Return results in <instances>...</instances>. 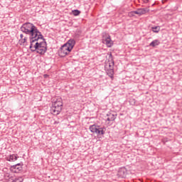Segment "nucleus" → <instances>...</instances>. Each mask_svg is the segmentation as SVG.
<instances>
[{"instance_id":"16","label":"nucleus","mask_w":182,"mask_h":182,"mask_svg":"<svg viewBox=\"0 0 182 182\" xmlns=\"http://www.w3.org/2000/svg\"><path fill=\"white\" fill-rule=\"evenodd\" d=\"M159 45H160V41H159L158 39H156V40H154V41L149 44V46H151V48H156V46H159Z\"/></svg>"},{"instance_id":"12","label":"nucleus","mask_w":182,"mask_h":182,"mask_svg":"<svg viewBox=\"0 0 182 182\" xmlns=\"http://www.w3.org/2000/svg\"><path fill=\"white\" fill-rule=\"evenodd\" d=\"M147 12H150V9L147 8L138 9L139 16H141V15H144L145 14H147Z\"/></svg>"},{"instance_id":"1","label":"nucleus","mask_w":182,"mask_h":182,"mask_svg":"<svg viewBox=\"0 0 182 182\" xmlns=\"http://www.w3.org/2000/svg\"><path fill=\"white\" fill-rule=\"evenodd\" d=\"M20 29L23 33L28 35V39L31 45L38 42L40 39H43V35H42V33L39 31L38 27L33 25V23L29 22L24 23Z\"/></svg>"},{"instance_id":"19","label":"nucleus","mask_w":182,"mask_h":182,"mask_svg":"<svg viewBox=\"0 0 182 182\" xmlns=\"http://www.w3.org/2000/svg\"><path fill=\"white\" fill-rule=\"evenodd\" d=\"M28 41V37H24L23 38H21L18 41L20 45H23L25 43H26Z\"/></svg>"},{"instance_id":"14","label":"nucleus","mask_w":182,"mask_h":182,"mask_svg":"<svg viewBox=\"0 0 182 182\" xmlns=\"http://www.w3.org/2000/svg\"><path fill=\"white\" fill-rule=\"evenodd\" d=\"M105 133H106V127H100L98 128V130L97 131V136H103V134H105Z\"/></svg>"},{"instance_id":"4","label":"nucleus","mask_w":182,"mask_h":182,"mask_svg":"<svg viewBox=\"0 0 182 182\" xmlns=\"http://www.w3.org/2000/svg\"><path fill=\"white\" fill-rule=\"evenodd\" d=\"M70 52H72V50L70 49L66 44H63L58 50V53L61 58H65V56H67Z\"/></svg>"},{"instance_id":"2","label":"nucleus","mask_w":182,"mask_h":182,"mask_svg":"<svg viewBox=\"0 0 182 182\" xmlns=\"http://www.w3.org/2000/svg\"><path fill=\"white\" fill-rule=\"evenodd\" d=\"M40 39H41L43 41L38 42V41H37L35 43H30L29 49H31V52H35V50H39V49H42L43 48H48V43H46V39H45L43 36V38Z\"/></svg>"},{"instance_id":"23","label":"nucleus","mask_w":182,"mask_h":182,"mask_svg":"<svg viewBox=\"0 0 182 182\" xmlns=\"http://www.w3.org/2000/svg\"><path fill=\"white\" fill-rule=\"evenodd\" d=\"M129 16H130V18H132V16H134V14L133 13V11H131L129 13Z\"/></svg>"},{"instance_id":"15","label":"nucleus","mask_w":182,"mask_h":182,"mask_svg":"<svg viewBox=\"0 0 182 182\" xmlns=\"http://www.w3.org/2000/svg\"><path fill=\"white\" fill-rule=\"evenodd\" d=\"M48 50V47L40 48L38 50H35L39 55H45V53Z\"/></svg>"},{"instance_id":"29","label":"nucleus","mask_w":182,"mask_h":182,"mask_svg":"<svg viewBox=\"0 0 182 182\" xmlns=\"http://www.w3.org/2000/svg\"><path fill=\"white\" fill-rule=\"evenodd\" d=\"M133 101H134V103H136V102H135V100H133Z\"/></svg>"},{"instance_id":"10","label":"nucleus","mask_w":182,"mask_h":182,"mask_svg":"<svg viewBox=\"0 0 182 182\" xmlns=\"http://www.w3.org/2000/svg\"><path fill=\"white\" fill-rule=\"evenodd\" d=\"M103 43L107 45V48H112V46H113V43H112V38H110V36H108V37L104 40Z\"/></svg>"},{"instance_id":"20","label":"nucleus","mask_w":182,"mask_h":182,"mask_svg":"<svg viewBox=\"0 0 182 182\" xmlns=\"http://www.w3.org/2000/svg\"><path fill=\"white\" fill-rule=\"evenodd\" d=\"M80 11L75 9V10H73L72 11V14L73 15H74V16H79L80 15Z\"/></svg>"},{"instance_id":"21","label":"nucleus","mask_w":182,"mask_h":182,"mask_svg":"<svg viewBox=\"0 0 182 182\" xmlns=\"http://www.w3.org/2000/svg\"><path fill=\"white\" fill-rule=\"evenodd\" d=\"M151 29L154 33H159L160 32V26L152 27Z\"/></svg>"},{"instance_id":"11","label":"nucleus","mask_w":182,"mask_h":182,"mask_svg":"<svg viewBox=\"0 0 182 182\" xmlns=\"http://www.w3.org/2000/svg\"><path fill=\"white\" fill-rule=\"evenodd\" d=\"M19 159L18 154H11L7 157V161H16Z\"/></svg>"},{"instance_id":"18","label":"nucleus","mask_w":182,"mask_h":182,"mask_svg":"<svg viewBox=\"0 0 182 182\" xmlns=\"http://www.w3.org/2000/svg\"><path fill=\"white\" fill-rule=\"evenodd\" d=\"M10 178L12 180L11 182H23V178H22V176L15 178V179H12L14 177H11Z\"/></svg>"},{"instance_id":"27","label":"nucleus","mask_w":182,"mask_h":182,"mask_svg":"<svg viewBox=\"0 0 182 182\" xmlns=\"http://www.w3.org/2000/svg\"><path fill=\"white\" fill-rule=\"evenodd\" d=\"M44 77H48V75H44Z\"/></svg>"},{"instance_id":"28","label":"nucleus","mask_w":182,"mask_h":182,"mask_svg":"<svg viewBox=\"0 0 182 182\" xmlns=\"http://www.w3.org/2000/svg\"><path fill=\"white\" fill-rule=\"evenodd\" d=\"M156 5V4H152V6H154Z\"/></svg>"},{"instance_id":"3","label":"nucleus","mask_w":182,"mask_h":182,"mask_svg":"<svg viewBox=\"0 0 182 182\" xmlns=\"http://www.w3.org/2000/svg\"><path fill=\"white\" fill-rule=\"evenodd\" d=\"M62 107H63V102H62V99H58L53 103L50 112L52 114L57 116V114H59V113L62 112Z\"/></svg>"},{"instance_id":"9","label":"nucleus","mask_w":182,"mask_h":182,"mask_svg":"<svg viewBox=\"0 0 182 182\" xmlns=\"http://www.w3.org/2000/svg\"><path fill=\"white\" fill-rule=\"evenodd\" d=\"M107 122H114V120H116V116H117V114H112V112H109L107 114Z\"/></svg>"},{"instance_id":"17","label":"nucleus","mask_w":182,"mask_h":182,"mask_svg":"<svg viewBox=\"0 0 182 182\" xmlns=\"http://www.w3.org/2000/svg\"><path fill=\"white\" fill-rule=\"evenodd\" d=\"M107 73L109 77L113 78V75H114V69L107 68Z\"/></svg>"},{"instance_id":"24","label":"nucleus","mask_w":182,"mask_h":182,"mask_svg":"<svg viewBox=\"0 0 182 182\" xmlns=\"http://www.w3.org/2000/svg\"><path fill=\"white\" fill-rule=\"evenodd\" d=\"M20 38H21V39H23V34H21Z\"/></svg>"},{"instance_id":"7","label":"nucleus","mask_w":182,"mask_h":182,"mask_svg":"<svg viewBox=\"0 0 182 182\" xmlns=\"http://www.w3.org/2000/svg\"><path fill=\"white\" fill-rule=\"evenodd\" d=\"M118 176L121 177V178H126V176H127V169L126 168H120L118 171Z\"/></svg>"},{"instance_id":"6","label":"nucleus","mask_w":182,"mask_h":182,"mask_svg":"<svg viewBox=\"0 0 182 182\" xmlns=\"http://www.w3.org/2000/svg\"><path fill=\"white\" fill-rule=\"evenodd\" d=\"M108 62L109 68H106L105 66V69H114V60H113V55H112V53H110L109 55Z\"/></svg>"},{"instance_id":"22","label":"nucleus","mask_w":182,"mask_h":182,"mask_svg":"<svg viewBox=\"0 0 182 182\" xmlns=\"http://www.w3.org/2000/svg\"><path fill=\"white\" fill-rule=\"evenodd\" d=\"M134 15H139V9L136 11H132Z\"/></svg>"},{"instance_id":"13","label":"nucleus","mask_w":182,"mask_h":182,"mask_svg":"<svg viewBox=\"0 0 182 182\" xmlns=\"http://www.w3.org/2000/svg\"><path fill=\"white\" fill-rule=\"evenodd\" d=\"M100 126H97L96 124L90 125V130L91 133H97V130H99V128Z\"/></svg>"},{"instance_id":"25","label":"nucleus","mask_w":182,"mask_h":182,"mask_svg":"<svg viewBox=\"0 0 182 182\" xmlns=\"http://www.w3.org/2000/svg\"><path fill=\"white\" fill-rule=\"evenodd\" d=\"M167 2V0H162V4H166Z\"/></svg>"},{"instance_id":"26","label":"nucleus","mask_w":182,"mask_h":182,"mask_svg":"<svg viewBox=\"0 0 182 182\" xmlns=\"http://www.w3.org/2000/svg\"><path fill=\"white\" fill-rule=\"evenodd\" d=\"M75 38H79V34H75Z\"/></svg>"},{"instance_id":"5","label":"nucleus","mask_w":182,"mask_h":182,"mask_svg":"<svg viewBox=\"0 0 182 182\" xmlns=\"http://www.w3.org/2000/svg\"><path fill=\"white\" fill-rule=\"evenodd\" d=\"M22 166H23V164L22 163H19V164H16V165L11 166L10 171H11V173H20L23 170Z\"/></svg>"},{"instance_id":"8","label":"nucleus","mask_w":182,"mask_h":182,"mask_svg":"<svg viewBox=\"0 0 182 182\" xmlns=\"http://www.w3.org/2000/svg\"><path fill=\"white\" fill-rule=\"evenodd\" d=\"M64 45H66L72 50L75 48V45H76V41L75 39H70Z\"/></svg>"}]
</instances>
